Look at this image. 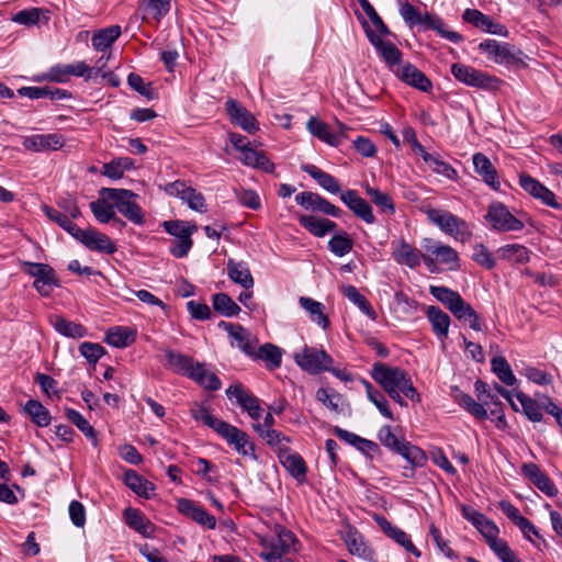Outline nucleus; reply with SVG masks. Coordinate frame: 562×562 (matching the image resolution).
Instances as JSON below:
<instances>
[{
	"label": "nucleus",
	"mask_w": 562,
	"mask_h": 562,
	"mask_svg": "<svg viewBox=\"0 0 562 562\" xmlns=\"http://www.w3.org/2000/svg\"><path fill=\"white\" fill-rule=\"evenodd\" d=\"M371 376L401 406H407V402L401 394L413 402H420V395L405 370L375 362L372 366Z\"/></svg>",
	"instance_id": "f257e3e1"
},
{
	"label": "nucleus",
	"mask_w": 562,
	"mask_h": 562,
	"mask_svg": "<svg viewBox=\"0 0 562 562\" xmlns=\"http://www.w3.org/2000/svg\"><path fill=\"white\" fill-rule=\"evenodd\" d=\"M299 540L284 526L276 524L272 533L259 537L261 552L259 557L266 562H292L288 554L297 551Z\"/></svg>",
	"instance_id": "f03ea898"
},
{
	"label": "nucleus",
	"mask_w": 562,
	"mask_h": 562,
	"mask_svg": "<svg viewBox=\"0 0 562 562\" xmlns=\"http://www.w3.org/2000/svg\"><path fill=\"white\" fill-rule=\"evenodd\" d=\"M422 247L424 249L423 261L430 272L437 271L438 263L446 266L451 271L460 268L459 255L451 246L432 238H424Z\"/></svg>",
	"instance_id": "7ed1b4c3"
},
{
	"label": "nucleus",
	"mask_w": 562,
	"mask_h": 562,
	"mask_svg": "<svg viewBox=\"0 0 562 562\" xmlns=\"http://www.w3.org/2000/svg\"><path fill=\"white\" fill-rule=\"evenodd\" d=\"M427 218L438 226L445 234L453 237L457 241L467 243L472 237L470 225L461 217L434 207L424 210Z\"/></svg>",
	"instance_id": "20e7f679"
},
{
	"label": "nucleus",
	"mask_w": 562,
	"mask_h": 562,
	"mask_svg": "<svg viewBox=\"0 0 562 562\" xmlns=\"http://www.w3.org/2000/svg\"><path fill=\"white\" fill-rule=\"evenodd\" d=\"M100 195L111 200L115 209L130 222L135 225H143L145 223V215L142 207L135 202L138 195L133 191L127 189L102 188Z\"/></svg>",
	"instance_id": "39448f33"
},
{
	"label": "nucleus",
	"mask_w": 562,
	"mask_h": 562,
	"mask_svg": "<svg viewBox=\"0 0 562 562\" xmlns=\"http://www.w3.org/2000/svg\"><path fill=\"white\" fill-rule=\"evenodd\" d=\"M164 229L175 236L171 240L169 251L175 258H184L193 246L191 236L198 231L194 223L187 221L172 220L162 222Z\"/></svg>",
	"instance_id": "423d86ee"
},
{
	"label": "nucleus",
	"mask_w": 562,
	"mask_h": 562,
	"mask_svg": "<svg viewBox=\"0 0 562 562\" xmlns=\"http://www.w3.org/2000/svg\"><path fill=\"white\" fill-rule=\"evenodd\" d=\"M484 218L491 229L501 233L520 232L525 227L524 221L516 217L505 204L498 201L488 205Z\"/></svg>",
	"instance_id": "0eeeda50"
},
{
	"label": "nucleus",
	"mask_w": 562,
	"mask_h": 562,
	"mask_svg": "<svg viewBox=\"0 0 562 562\" xmlns=\"http://www.w3.org/2000/svg\"><path fill=\"white\" fill-rule=\"evenodd\" d=\"M451 72L458 81L469 87L490 91L499 89L501 80L498 78L490 76L474 67L456 63L451 66Z\"/></svg>",
	"instance_id": "6e6552de"
},
{
	"label": "nucleus",
	"mask_w": 562,
	"mask_h": 562,
	"mask_svg": "<svg viewBox=\"0 0 562 562\" xmlns=\"http://www.w3.org/2000/svg\"><path fill=\"white\" fill-rule=\"evenodd\" d=\"M294 361L303 371L314 375L326 372L334 362L324 349L310 346H304L300 352H295Z\"/></svg>",
	"instance_id": "1a4fd4ad"
},
{
	"label": "nucleus",
	"mask_w": 562,
	"mask_h": 562,
	"mask_svg": "<svg viewBox=\"0 0 562 562\" xmlns=\"http://www.w3.org/2000/svg\"><path fill=\"white\" fill-rule=\"evenodd\" d=\"M217 435L241 457L257 460L255 443L250 436L238 427L225 422Z\"/></svg>",
	"instance_id": "9d476101"
},
{
	"label": "nucleus",
	"mask_w": 562,
	"mask_h": 562,
	"mask_svg": "<svg viewBox=\"0 0 562 562\" xmlns=\"http://www.w3.org/2000/svg\"><path fill=\"white\" fill-rule=\"evenodd\" d=\"M363 26L366 35L372 46L376 49L380 57L385 63L389 70L393 74L401 68L403 63V53L390 41H383L378 34H375L368 23L364 21Z\"/></svg>",
	"instance_id": "9b49d317"
},
{
	"label": "nucleus",
	"mask_w": 562,
	"mask_h": 562,
	"mask_svg": "<svg viewBox=\"0 0 562 562\" xmlns=\"http://www.w3.org/2000/svg\"><path fill=\"white\" fill-rule=\"evenodd\" d=\"M226 396L229 401L236 403L256 422L261 418L262 408L260 401L251 392H249L241 383H235L226 389Z\"/></svg>",
	"instance_id": "f8f14e48"
},
{
	"label": "nucleus",
	"mask_w": 562,
	"mask_h": 562,
	"mask_svg": "<svg viewBox=\"0 0 562 562\" xmlns=\"http://www.w3.org/2000/svg\"><path fill=\"white\" fill-rule=\"evenodd\" d=\"M295 202L307 211L321 212L336 218H339L342 214L341 209L334 205L318 193L310 191L301 192L296 194Z\"/></svg>",
	"instance_id": "ddd939ff"
},
{
	"label": "nucleus",
	"mask_w": 562,
	"mask_h": 562,
	"mask_svg": "<svg viewBox=\"0 0 562 562\" xmlns=\"http://www.w3.org/2000/svg\"><path fill=\"white\" fill-rule=\"evenodd\" d=\"M225 106L233 124L249 134H254L259 130V123L256 117L240 102L229 99L226 101Z\"/></svg>",
	"instance_id": "4468645a"
},
{
	"label": "nucleus",
	"mask_w": 562,
	"mask_h": 562,
	"mask_svg": "<svg viewBox=\"0 0 562 562\" xmlns=\"http://www.w3.org/2000/svg\"><path fill=\"white\" fill-rule=\"evenodd\" d=\"M76 239L93 251L112 255L117 250L116 245L110 239V237L95 228H81Z\"/></svg>",
	"instance_id": "2eb2a0df"
},
{
	"label": "nucleus",
	"mask_w": 562,
	"mask_h": 562,
	"mask_svg": "<svg viewBox=\"0 0 562 562\" xmlns=\"http://www.w3.org/2000/svg\"><path fill=\"white\" fill-rule=\"evenodd\" d=\"M341 202L360 220L367 224H373L375 216L368 201L361 198L353 189L340 193Z\"/></svg>",
	"instance_id": "dca6fc26"
},
{
	"label": "nucleus",
	"mask_w": 562,
	"mask_h": 562,
	"mask_svg": "<svg viewBox=\"0 0 562 562\" xmlns=\"http://www.w3.org/2000/svg\"><path fill=\"white\" fill-rule=\"evenodd\" d=\"M391 245L392 257L398 265L407 266L411 269H415L420 265L423 254L404 238L393 240Z\"/></svg>",
	"instance_id": "f3484780"
},
{
	"label": "nucleus",
	"mask_w": 562,
	"mask_h": 562,
	"mask_svg": "<svg viewBox=\"0 0 562 562\" xmlns=\"http://www.w3.org/2000/svg\"><path fill=\"white\" fill-rule=\"evenodd\" d=\"M394 75L402 82L423 92H429L432 90V83L430 79L411 63H404Z\"/></svg>",
	"instance_id": "a211bd4d"
},
{
	"label": "nucleus",
	"mask_w": 562,
	"mask_h": 562,
	"mask_svg": "<svg viewBox=\"0 0 562 562\" xmlns=\"http://www.w3.org/2000/svg\"><path fill=\"white\" fill-rule=\"evenodd\" d=\"M519 184L527 193L535 199L540 200L543 204L553 209L561 207V205L555 201L554 193L531 176L520 175Z\"/></svg>",
	"instance_id": "6ab92c4d"
},
{
	"label": "nucleus",
	"mask_w": 562,
	"mask_h": 562,
	"mask_svg": "<svg viewBox=\"0 0 562 562\" xmlns=\"http://www.w3.org/2000/svg\"><path fill=\"white\" fill-rule=\"evenodd\" d=\"M520 470L521 473L547 496L553 497L558 494V488L553 481L541 471L536 463H524Z\"/></svg>",
	"instance_id": "aec40b11"
},
{
	"label": "nucleus",
	"mask_w": 562,
	"mask_h": 562,
	"mask_svg": "<svg viewBox=\"0 0 562 562\" xmlns=\"http://www.w3.org/2000/svg\"><path fill=\"white\" fill-rule=\"evenodd\" d=\"M479 49L486 54L488 59L496 64H510L515 60L512 46L507 43H499L495 40H485L480 43Z\"/></svg>",
	"instance_id": "412c9836"
},
{
	"label": "nucleus",
	"mask_w": 562,
	"mask_h": 562,
	"mask_svg": "<svg viewBox=\"0 0 562 562\" xmlns=\"http://www.w3.org/2000/svg\"><path fill=\"white\" fill-rule=\"evenodd\" d=\"M125 524L145 538H153L156 526L137 508L127 507L123 513Z\"/></svg>",
	"instance_id": "4be33fe9"
},
{
	"label": "nucleus",
	"mask_w": 562,
	"mask_h": 562,
	"mask_svg": "<svg viewBox=\"0 0 562 562\" xmlns=\"http://www.w3.org/2000/svg\"><path fill=\"white\" fill-rule=\"evenodd\" d=\"M462 514L480 531L486 542L494 536H498V527L484 514L468 506H463Z\"/></svg>",
	"instance_id": "5701e85b"
},
{
	"label": "nucleus",
	"mask_w": 562,
	"mask_h": 562,
	"mask_svg": "<svg viewBox=\"0 0 562 562\" xmlns=\"http://www.w3.org/2000/svg\"><path fill=\"white\" fill-rule=\"evenodd\" d=\"M426 317L435 336L441 341L447 339L451 324L450 316L439 306L430 305L426 310Z\"/></svg>",
	"instance_id": "b1692460"
},
{
	"label": "nucleus",
	"mask_w": 562,
	"mask_h": 562,
	"mask_svg": "<svg viewBox=\"0 0 562 562\" xmlns=\"http://www.w3.org/2000/svg\"><path fill=\"white\" fill-rule=\"evenodd\" d=\"M282 467L294 477L299 483L306 479L307 467L304 459L297 452H290V449L278 456Z\"/></svg>",
	"instance_id": "393cba45"
},
{
	"label": "nucleus",
	"mask_w": 562,
	"mask_h": 562,
	"mask_svg": "<svg viewBox=\"0 0 562 562\" xmlns=\"http://www.w3.org/2000/svg\"><path fill=\"white\" fill-rule=\"evenodd\" d=\"M226 269L228 278L234 283L240 285L245 290H250L254 286L255 281L247 262L236 261L229 258L226 263Z\"/></svg>",
	"instance_id": "a878e982"
},
{
	"label": "nucleus",
	"mask_w": 562,
	"mask_h": 562,
	"mask_svg": "<svg viewBox=\"0 0 562 562\" xmlns=\"http://www.w3.org/2000/svg\"><path fill=\"white\" fill-rule=\"evenodd\" d=\"M472 160L475 172L482 177L483 181L492 189L498 190L501 187L498 175L491 160L482 153L474 154Z\"/></svg>",
	"instance_id": "bb28decb"
},
{
	"label": "nucleus",
	"mask_w": 562,
	"mask_h": 562,
	"mask_svg": "<svg viewBox=\"0 0 562 562\" xmlns=\"http://www.w3.org/2000/svg\"><path fill=\"white\" fill-rule=\"evenodd\" d=\"M137 330L126 326L110 327L104 337V341L114 348H126L135 342Z\"/></svg>",
	"instance_id": "cd10ccee"
},
{
	"label": "nucleus",
	"mask_w": 562,
	"mask_h": 562,
	"mask_svg": "<svg viewBox=\"0 0 562 562\" xmlns=\"http://www.w3.org/2000/svg\"><path fill=\"white\" fill-rule=\"evenodd\" d=\"M302 171L310 175L319 187L331 194L341 193V187L338 180L328 172L323 171L317 166L304 164L301 166Z\"/></svg>",
	"instance_id": "c85d7f7f"
},
{
	"label": "nucleus",
	"mask_w": 562,
	"mask_h": 562,
	"mask_svg": "<svg viewBox=\"0 0 562 562\" xmlns=\"http://www.w3.org/2000/svg\"><path fill=\"white\" fill-rule=\"evenodd\" d=\"M299 303L301 307L308 314L311 322L315 323L324 330L330 326V321L325 314V306L323 303L308 296H301L299 299Z\"/></svg>",
	"instance_id": "c756f323"
},
{
	"label": "nucleus",
	"mask_w": 562,
	"mask_h": 562,
	"mask_svg": "<svg viewBox=\"0 0 562 562\" xmlns=\"http://www.w3.org/2000/svg\"><path fill=\"white\" fill-rule=\"evenodd\" d=\"M165 356L168 367L177 374L186 375L191 379V372L195 370L193 358L172 349H166Z\"/></svg>",
	"instance_id": "7c9ffc66"
},
{
	"label": "nucleus",
	"mask_w": 562,
	"mask_h": 562,
	"mask_svg": "<svg viewBox=\"0 0 562 562\" xmlns=\"http://www.w3.org/2000/svg\"><path fill=\"white\" fill-rule=\"evenodd\" d=\"M299 223L308 233L316 237H324L337 227V224L334 221L321 218L314 215H301L299 216Z\"/></svg>",
	"instance_id": "2f4dec72"
},
{
	"label": "nucleus",
	"mask_w": 562,
	"mask_h": 562,
	"mask_svg": "<svg viewBox=\"0 0 562 562\" xmlns=\"http://www.w3.org/2000/svg\"><path fill=\"white\" fill-rule=\"evenodd\" d=\"M49 323L58 334L68 338H83L88 335V330L85 326L68 321L61 315H52Z\"/></svg>",
	"instance_id": "473e14b6"
},
{
	"label": "nucleus",
	"mask_w": 562,
	"mask_h": 562,
	"mask_svg": "<svg viewBox=\"0 0 562 562\" xmlns=\"http://www.w3.org/2000/svg\"><path fill=\"white\" fill-rule=\"evenodd\" d=\"M61 137L57 134H37L26 137L23 146L33 151H42L45 149H57L61 147Z\"/></svg>",
	"instance_id": "72a5a7b5"
},
{
	"label": "nucleus",
	"mask_w": 562,
	"mask_h": 562,
	"mask_svg": "<svg viewBox=\"0 0 562 562\" xmlns=\"http://www.w3.org/2000/svg\"><path fill=\"white\" fill-rule=\"evenodd\" d=\"M124 483L140 497L149 499L154 495L155 485L132 469L124 472Z\"/></svg>",
	"instance_id": "f704fd0d"
},
{
	"label": "nucleus",
	"mask_w": 562,
	"mask_h": 562,
	"mask_svg": "<svg viewBox=\"0 0 562 562\" xmlns=\"http://www.w3.org/2000/svg\"><path fill=\"white\" fill-rule=\"evenodd\" d=\"M252 428L269 447L276 450L278 456L289 449L291 439L283 432L277 429H265V431H262L259 426H252Z\"/></svg>",
	"instance_id": "c9c22d12"
},
{
	"label": "nucleus",
	"mask_w": 562,
	"mask_h": 562,
	"mask_svg": "<svg viewBox=\"0 0 562 562\" xmlns=\"http://www.w3.org/2000/svg\"><path fill=\"white\" fill-rule=\"evenodd\" d=\"M306 128L314 137L318 138L319 140L334 147L339 146V136L334 135V132L330 131L327 123L312 116L307 121Z\"/></svg>",
	"instance_id": "e433bc0d"
},
{
	"label": "nucleus",
	"mask_w": 562,
	"mask_h": 562,
	"mask_svg": "<svg viewBox=\"0 0 562 562\" xmlns=\"http://www.w3.org/2000/svg\"><path fill=\"white\" fill-rule=\"evenodd\" d=\"M359 382L364 386L369 401L379 409L381 415L390 420H394L393 413L389 408V403L384 394L375 390L366 379L360 378Z\"/></svg>",
	"instance_id": "4c0bfd02"
},
{
	"label": "nucleus",
	"mask_w": 562,
	"mask_h": 562,
	"mask_svg": "<svg viewBox=\"0 0 562 562\" xmlns=\"http://www.w3.org/2000/svg\"><path fill=\"white\" fill-rule=\"evenodd\" d=\"M120 35V25H111L101 29L92 36V47L98 52H104L119 38Z\"/></svg>",
	"instance_id": "58836bf2"
},
{
	"label": "nucleus",
	"mask_w": 562,
	"mask_h": 562,
	"mask_svg": "<svg viewBox=\"0 0 562 562\" xmlns=\"http://www.w3.org/2000/svg\"><path fill=\"white\" fill-rule=\"evenodd\" d=\"M240 160L249 167L260 168L266 172H273L274 165L269 158L262 153L251 147L240 151Z\"/></svg>",
	"instance_id": "ea45409f"
},
{
	"label": "nucleus",
	"mask_w": 562,
	"mask_h": 562,
	"mask_svg": "<svg viewBox=\"0 0 562 562\" xmlns=\"http://www.w3.org/2000/svg\"><path fill=\"white\" fill-rule=\"evenodd\" d=\"M516 398L522 407V413L530 422L539 423L543 420V402L539 403L537 400L526 395L522 392L516 393Z\"/></svg>",
	"instance_id": "a19ab883"
},
{
	"label": "nucleus",
	"mask_w": 562,
	"mask_h": 562,
	"mask_svg": "<svg viewBox=\"0 0 562 562\" xmlns=\"http://www.w3.org/2000/svg\"><path fill=\"white\" fill-rule=\"evenodd\" d=\"M191 379L198 384L210 391H217L222 386L221 380L213 372H210L203 363L196 362L194 372H191Z\"/></svg>",
	"instance_id": "79ce46f5"
},
{
	"label": "nucleus",
	"mask_w": 562,
	"mask_h": 562,
	"mask_svg": "<svg viewBox=\"0 0 562 562\" xmlns=\"http://www.w3.org/2000/svg\"><path fill=\"white\" fill-rule=\"evenodd\" d=\"M24 412L38 427H46L50 424L49 411L37 400H29L24 405Z\"/></svg>",
	"instance_id": "37998d69"
},
{
	"label": "nucleus",
	"mask_w": 562,
	"mask_h": 562,
	"mask_svg": "<svg viewBox=\"0 0 562 562\" xmlns=\"http://www.w3.org/2000/svg\"><path fill=\"white\" fill-rule=\"evenodd\" d=\"M345 542L351 554H356L364 560H373V550L367 546L361 535L357 531L348 532Z\"/></svg>",
	"instance_id": "c03bdc74"
},
{
	"label": "nucleus",
	"mask_w": 562,
	"mask_h": 562,
	"mask_svg": "<svg viewBox=\"0 0 562 562\" xmlns=\"http://www.w3.org/2000/svg\"><path fill=\"white\" fill-rule=\"evenodd\" d=\"M429 292L438 302L448 308L450 313L462 299L459 292L443 285H430Z\"/></svg>",
	"instance_id": "a18cd8bd"
},
{
	"label": "nucleus",
	"mask_w": 562,
	"mask_h": 562,
	"mask_svg": "<svg viewBox=\"0 0 562 562\" xmlns=\"http://www.w3.org/2000/svg\"><path fill=\"white\" fill-rule=\"evenodd\" d=\"M342 294L352 302L364 315L374 321L376 313L370 302L362 295L355 285H346L342 288Z\"/></svg>",
	"instance_id": "49530a36"
},
{
	"label": "nucleus",
	"mask_w": 562,
	"mask_h": 562,
	"mask_svg": "<svg viewBox=\"0 0 562 562\" xmlns=\"http://www.w3.org/2000/svg\"><path fill=\"white\" fill-rule=\"evenodd\" d=\"M213 308L225 317H233L239 314V305L226 293H215L212 295Z\"/></svg>",
	"instance_id": "de8ad7c7"
},
{
	"label": "nucleus",
	"mask_w": 562,
	"mask_h": 562,
	"mask_svg": "<svg viewBox=\"0 0 562 562\" xmlns=\"http://www.w3.org/2000/svg\"><path fill=\"white\" fill-rule=\"evenodd\" d=\"M190 414L192 418L196 422L203 423L205 426L212 428L216 434L225 424L224 420L217 419L212 416L210 408L204 404L194 403L190 408Z\"/></svg>",
	"instance_id": "09e8293b"
},
{
	"label": "nucleus",
	"mask_w": 562,
	"mask_h": 562,
	"mask_svg": "<svg viewBox=\"0 0 562 562\" xmlns=\"http://www.w3.org/2000/svg\"><path fill=\"white\" fill-rule=\"evenodd\" d=\"M134 167V161L130 157H120L106 162L102 166V175L119 180L123 177L125 170H130Z\"/></svg>",
	"instance_id": "8fccbe9b"
},
{
	"label": "nucleus",
	"mask_w": 562,
	"mask_h": 562,
	"mask_svg": "<svg viewBox=\"0 0 562 562\" xmlns=\"http://www.w3.org/2000/svg\"><path fill=\"white\" fill-rule=\"evenodd\" d=\"M492 371L496 374V376L506 385L513 386L516 384L517 379L510 368V364L506 360V358L499 356L494 357L491 360Z\"/></svg>",
	"instance_id": "3c124183"
},
{
	"label": "nucleus",
	"mask_w": 562,
	"mask_h": 562,
	"mask_svg": "<svg viewBox=\"0 0 562 562\" xmlns=\"http://www.w3.org/2000/svg\"><path fill=\"white\" fill-rule=\"evenodd\" d=\"M497 254L502 259L513 263H526L529 261L528 249L518 244L505 245L498 248Z\"/></svg>",
	"instance_id": "603ef678"
},
{
	"label": "nucleus",
	"mask_w": 562,
	"mask_h": 562,
	"mask_svg": "<svg viewBox=\"0 0 562 562\" xmlns=\"http://www.w3.org/2000/svg\"><path fill=\"white\" fill-rule=\"evenodd\" d=\"M43 210L49 220L57 223L61 228H64L74 238H77L81 228L78 227L72 222V218H70L67 214L61 213L60 211L49 207L47 205H45Z\"/></svg>",
	"instance_id": "864d4df0"
},
{
	"label": "nucleus",
	"mask_w": 562,
	"mask_h": 562,
	"mask_svg": "<svg viewBox=\"0 0 562 562\" xmlns=\"http://www.w3.org/2000/svg\"><path fill=\"white\" fill-rule=\"evenodd\" d=\"M395 452L401 454L412 467H423L427 460L422 449L406 440L401 443Z\"/></svg>",
	"instance_id": "5fc2aeb1"
},
{
	"label": "nucleus",
	"mask_w": 562,
	"mask_h": 562,
	"mask_svg": "<svg viewBox=\"0 0 562 562\" xmlns=\"http://www.w3.org/2000/svg\"><path fill=\"white\" fill-rule=\"evenodd\" d=\"M255 356L258 359L263 360L269 370H274L281 366L282 351L279 347L272 344H265L259 347L258 352H255Z\"/></svg>",
	"instance_id": "6e6d98bb"
},
{
	"label": "nucleus",
	"mask_w": 562,
	"mask_h": 562,
	"mask_svg": "<svg viewBox=\"0 0 562 562\" xmlns=\"http://www.w3.org/2000/svg\"><path fill=\"white\" fill-rule=\"evenodd\" d=\"M424 161L431 168L434 172L441 175L450 180H457V170L450 164L442 160L439 155L428 154L426 155Z\"/></svg>",
	"instance_id": "4d7b16f0"
},
{
	"label": "nucleus",
	"mask_w": 562,
	"mask_h": 562,
	"mask_svg": "<svg viewBox=\"0 0 562 562\" xmlns=\"http://www.w3.org/2000/svg\"><path fill=\"white\" fill-rule=\"evenodd\" d=\"M353 240L346 232L335 234L328 241V249L337 257H344L351 251Z\"/></svg>",
	"instance_id": "13d9d810"
},
{
	"label": "nucleus",
	"mask_w": 562,
	"mask_h": 562,
	"mask_svg": "<svg viewBox=\"0 0 562 562\" xmlns=\"http://www.w3.org/2000/svg\"><path fill=\"white\" fill-rule=\"evenodd\" d=\"M231 337L235 340L236 347L248 356H255L256 339L251 338L250 333L239 324Z\"/></svg>",
	"instance_id": "bf43d9fd"
},
{
	"label": "nucleus",
	"mask_w": 562,
	"mask_h": 562,
	"mask_svg": "<svg viewBox=\"0 0 562 562\" xmlns=\"http://www.w3.org/2000/svg\"><path fill=\"white\" fill-rule=\"evenodd\" d=\"M105 200L108 199L102 196V199L93 201L89 205L97 221L102 224L110 223L116 214L114 203L109 204Z\"/></svg>",
	"instance_id": "052dcab7"
},
{
	"label": "nucleus",
	"mask_w": 562,
	"mask_h": 562,
	"mask_svg": "<svg viewBox=\"0 0 562 562\" xmlns=\"http://www.w3.org/2000/svg\"><path fill=\"white\" fill-rule=\"evenodd\" d=\"M486 543L502 562H521L509 548L508 543L503 539H498L497 536H494Z\"/></svg>",
	"instance_id": "680f3d73"
},
{
	"label": "nucleus",
	"mask_w": 562,
	"mask_h": 562,
	"mask_svg": "<svg viewBox=\"0 0 562 562\" xmlns=\"http://www.w3.org/2000/svg\"><path fill=\"white\" fill-rule=\"evenodd\" d=\"M366 193L369 195L371 201L378 206L381 207L383 212H386L389 214L395 213V204L390 196V194L380 191L376 188H372L369 184L364 187Z\"/></svg>",
	"instance_id": "e2e57ef3"
},
{
	"label": "nucleus",
	"mask_w": 562,
	"mask_h": 562,
	"mask_svg": "<svg viewBox=\"0 0 562 562\" xmlns=\"http://www.w3.org/2000/svg\"><path fill=\"white\" fill-rule=\"evenodd\" d=\"M459 404L463 407L468 413L480 420H484L488 418L487 411L485 409L483 402L477 403L471 395L461 394L459 397Z\"/></svg>",
	"instance_id": "0e129e2a"
},
{
	"label": "nucleus",
	"mask_w": 562,
	"mask_h": 562,
	"mask_svg": "<svg viewBox=\"0 0 562 562\" xmlns=\"http://www.w3.org/2000/svg\"><path fill=\"white\" fill-rule=\"evenodd\" d=\"M80 355L90 363H97L105 353V349L97 342L85 341L79 346Z\"/></svg>",
	"instance_id": "69168bd1"
},
{
	"label": "nucleus",
	"mask_w": 562,
	"mask_h": 562,
	"mask_svg": "<svg viewBox=\"0 0 562 562\" xmlns=\"http://www.w3.org/2000/svg\"><path fill=\"white\" fill-rule=\"evenodd\" d=\"M378 439L384 447L389 448L394 452L405 440L404 438H398L397 436H395L392 431V427L389 425H384L380 428L378 432Z\"/></svg>",
	"instance_id": "338daca9"
},
{
	"label": "nucleus",
	"mask_w": 562,
	"mask_h": 562,
	"mask_svg": "<svg viewBox=\"0 0 562 562\" xmlns=\"http://www.w3.org/2000/svg\"><path fill=\"white\" fill-rule=\"evenodd\" d=\"M42 79L58 83L68 82L70 79L69 67L67 64H57L50 67Z\"/></svg>",
	"instance_id": "774afa93"
}]
</instances>
